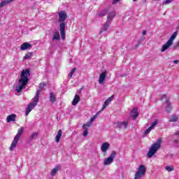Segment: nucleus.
I'll use <instances>...</instances> for the list:
<instances>
[{
	"mask_svg": "<svg viewBox=\"0 0 179 179\" xmlns=\"http://www.w3.org/2000/svg\"><path fill=\"white\" fill-rule=\"evenodd\" d=\"M50 103H55L57 101V95L54 92H50Z\"/></svg>",
	"mask_w": 179,
	"mask_h": 179,
	"instance_id": "19",
	"label": "nucleus"
},
{
	"mask_svg": "<svg viewBox=\"0 0 179 179\" xmlns=\"http://www.w3.org/2000/svg\"><path fill=\"white\" fill-rule=\"evenodd\" d=\"M159 124V120H155L152 124L150 125V127L145 130V135H148V134L150 133V131H152V129H153V128H155V125H157Z\"/></svg>",
	"mask_w": 179,
	"mask_h": 179,
	"instance_id": "14",
	"label": "nucleus"
},
{
	"mask_svg": "<svg viewBox=\"0 0 179 179\" xmlns=\"http://www.w3.org/2000/svg\"><path fill=\"white\" fill-rule=\"evenodd\" d=\"M157 1H161V0H157Z\"/></svg>",
	"mask_w": 179,
	"mask_h": 179,
	"instance_id": "43",
	"label": "nucleus"
},
{
	"mask_svg": "<svg viewBox=\"0 0 179 179\" xmlns=\"http://www.w3.org/2000/svg\"><path fill=\"white\" fill-rule=\"evenodd\" d=\"M117 15V13H115V10H112L110 12L108 13V17H107V20L108 22H112L113 20L115 17V16Z\"/></svg>",
	"mask_w": 179,
	"mask_h": 179,
	"instance_id": "13",
	"label": "nucleus"
},
{
	"mask_svg": "<svg viewBox=\"0 0 179 179\" xmlns=\"http://www.w3.org/2000/svg\"><path fill=\"white\" fill-rule=\"evenodd\" d=\"M133 2H136V0H133Z\"/></svg>",
	"mask_w": 179,
	"mask_h": 179,
	"instance_id": "41",
	"label": "nucleus"
},
{
	"mask_svg": "<svg viewBox=\"0 0 179 179\" xmlns=\"http://www.w3.org/2000/svg\"><path fill=\"white\" fill-rule=\"evenodd\" d=\"M146 173V166L145 165H140L134 175V179H142Z\"/></svg>",
	"mask_w": 179,
	"mask_h": 179,
	"instance_id": "6",
	"label": "nucleus"
},
{
	"mask_svg": "<svg viewBox=\"0 0 179 179\" xmlns=\"http://www.w3.org/2000/svg\"><path fill=\"white\" fill-rule=\"evenodd\" d=\"M13 1L15 0H6V1H3L0 3V9L3 8V6H6V5H9V3H10V2H13Z\"/></svg>",
	"mask_w": 179,
	"mask_h": 179,
	"instance_id": "21",
	"label": "nucleus"
},
{
	"mask_svg": "<svg viewBox=\"0 0 179 179\" xmlns=\"http://www.w3.org/2000/svg\"><path fill=\"white\" fill-rule=\"evenodd\" d=\"M7 122H15L16 121V115L15 114H11L8 116H7Z\"/></svg>",
	"mask_w": 179,
	"mask_h": 179,
	"instance_id": "17",
	"label": "nucleus"
},
{
	"mask_svg": "<svg viewBox=\"0 0 179 179\" xmlns=\"http://www.w3.org/2000/svg\"><path fill=\"white\" fill-rule=\"evenodd\" d=\"M179 61L178 60H174L173 64H178Z\"/></svg>",
	"mask_w": 179,
	"mask_h": 179,
	"instance_id": "38",
	"label": "nucleus"
},
{
	"mask_svg": "<svg viewBox=\"0 0 179 179\" xmlns=\"http://www.w3.org/2000/svg\"><path fill=\"white\" fill-rule=\"evenodd\" d=\"M79 101H80V96L76 94L72 101L73 106H76Z\"/></svg>",
	"mask_w": 179,
	"mask_h": 179,
	"instance_id": "23",
	"label": "nucleus"
},
{
	"mask_svg": "<svg viewBox=\"0 0 179 179\" xmlns=\"http://www.w3.org/2000/svg\"><path fill=\"white\" fill-rule=\"evenodd\" d=\"M59 170H61V165H57L56 167H55L50 173L52 177H54V176H55V174H57Z\"/></svg>",
	"mask_w": 179,
	"mask_h": 179,
	"instance_id": "18",
	"label": "nucleus"
},
{
	"mask_svg": "<svg viewBox=\"0 0 179 179\" xmlns=\"http://www.w3.org/2000/svg\"><path fill=\"white\" fill-rule=\"evenodd\" d=\"M162 100H166L165 101V103L166 104V113H171V110H173V107L171 106V103H170V99L167 98V95H162Z\"/></svg>",
	"mask_w": 179,
	"mask_h": 179,
	"instance_id": "9",
	"label": "nucleus"
},
{
	"mask_svg": "<svg viewBox=\"0 0 179 179\" xmlns=\"http://www.w3.org/2000/svg\"><path fill=\"white\" fill-rule=\"evenodd\" d=\"M138 115H139V113L138 112V109L136 108H133L131 110V116L134 120L138 118Z\"/></svg>",
	"mask_w": 179,
	"mask_h": 179,
	"instance_id": "20",
	"label": "nucleus"
},
{
	"mask_svg": "<svg viewBox=\"0 0 179 179\" xmlns=\"http://www.w3.org/2000/svg\"><path fill=\"white\" fill-rule=\"evenodd\" d=\"M162 146V140L159 139L156 143L152 145L151 148H150L148 152V157L149 159L153 157L155 155H156V152L160 149Z\"/></svg>",
	"mask_w": 179,
	"mask_h": 179,
	"instance_id": "3",
	"label": "nucleus"
},
{
	"mask_svg": "<svg viewBox=\"0 0 179 179\" xmlns=\"http://www.w3.org/2000/svg\"><path fill=\"white\" fill-rule=\"evenodd\" d=\"M31 57H33V53L32 52H29L27 55H25L23 59L24 60L30 59V58H31Z\"/></svg>",
	"mask_w": 179,
	"mask_h": 179,
	"instance_id": "29",
	"label": "nucleus"
},
{
	"mask_svg": "<svg viewBox=\"0 0 179 179\" xmlns=\"http://www.w3.org/2000/svg\"><path fill=\"white\" fill-rule=\"evenodd\" d=\"M128 124H129V121L125 120L122 122L116 123V128L119 129H127L128 128Z\"/></svg>",
	"mask_w": 179,
	"mask_h": 179,
	"instance_id": "10",
	"label": "nucleus"
},
{
	"mask_svg": "<svg viewBox=\"0 0 179 179\" xmlns=\"http://www.w3.org/2000/svg\"><path fill=\"white\" fill-rule=\"evenodd\" d=\"M37 136H38V132L36 131L32 134L29 138L32 141V139H34V138H37Z\"/></svg>",
	"mask_w": 179,
	"mask_h": 179,
	"instance_id": "34",
	"label": "nucleus"
},
{
	"mask_svg": "<svg viewBox=\"0 0 179 179\" xmlns=\"http://www.w3.org/2000/svg\"><path fill=\"white\" fill-rule=\"evenodd\" d=\"M178 48V47H177V45H176L175 46L173 47V50H177Z\"/></svg>",
	"mask_w": 179,
	"mask_h": 179,
	"instance_id": "37",
	"label": "nucleus"
},
{
	"mask_svg": "<svg viewBox=\"0 0 179 179\" xmlns=\"http://www.w3.org/2000/svg\"><path fill=\"white\" fill-rule=\"evenodd\" d=\"M178 34V31H176L173 32V34L170 36L169 39L166 42L165 44L163 45L161 52H164V51H166V50H169L171 45H173L174 43V40H176V38L177 37Z\"/></svg>",
	"mask_w": 179,
	"mask_h": 179,
	"instance_id": "4",
	"label": "nucleus"
},
{
	"mask_svg": "<svg viewBox=\"0 0 179 179\" xmlns=\"http://www.w3.org/2000/svg\"><path fill=\"white\" fill-rule=\"evenodd\" d=\"M38 100H39V99L36 96L34 97V101L28 105V106L25 110L26 117H27V115H29V114H30V112L31 111V110H33V108H34V107H36V106H37V103H38Z\"/></svg>",
	"mask_w": 179,
	"mask_h": 179,
	"instance_id": "7",
	"label": "nucleus"
},
{
	"mask_svg": "<svg viewBox=\"0 0 179 179\" xmlns=\"http://www.w3.org/2000/svg\"><path fill=\"white\" fill-rule=\"evenodd\" d=\"M101 33H103V31H101Z\"/></svg>",
	"mask_w": 179,
	"mask_h": 179,
	"instance_id": "42",
	"label": "nucleus"
},
{
	"mask_svg": "<svg viewBox=\"0 0 179 179\" xmlns=\"http://www.w3.org/2000/svg\"><path fill=\"white\" fill-rule=\"evenodd\" d=\"M29 48H31V44H30L29 43H27V42L24 43L20 46V50L22 51H24L26 50H29Z\"/></svg>",
	"mask_w": 179,
	"mask_h": 179,
	"instance_id": "16",
	"label": "nucleus"
},
{
	"mask_svg": "<svg viewBox=\"0 0 179 179\" xmlns=\"http://www.w3.org/2000/svg\"><path fill=\"white\" fill-rule=\"evenodd\" d=\"M45 86H47V83H41L39 85V89L37 90L36 94L35 97L38 96V99H40V96H39L40 94L41 93V92H43V90H44V87H45Z\"/></svg>",
	"mask_w": 179,
	"mask_h": 179,
	"instance_id": "11",
	"label": "nucleus"
},
{
	"mask_svg": "<svg viewBox=\"0 0 179 179\" xmlns=\"http://www.w3.org/2000/svg\"><path fill=\"white\" fill-rule=\"evenodd\" d=\"M165 170H166V171H169V173H170V171H173L174 166H165Z\"/></svg>",
	"mask_w": 179,
	"mask_h": 179,
	"instance_id": "31",
	"label": "nucleus"
},
{
	"mask_svg": "<svg viewBox=\"0 0 179 179\" xmlns=\"http://www.w3.org/2000/svg\"><path fill=\"white\" fill-rule=\"evenodd\" d=\"M173 142H174V143H178L179 141L178 140H175Z\"/></svg>",
	"mask_w": 179,
	"mask_h": 179,
	"instance_id": "40",
	"label": "nucleus"
},
{
	"mask_svg": "<svg viewBox=\"0 0 179 179\" xmlns=\"http://www.w3.org/2000/svg\"><path fill=\"white\" fill-rule=\"evenodd\" d=\"M59 15V20L58 22L59 24L60 27V34L62 36V40H65V20H66V17H68V15L66 14V12L65 10H61L58 13Z\"/></svg>",
	"mask_w": 179,
	"mask_h": 179,
	"instance_id": "2",
	"label": "nucleus"
},
{
	"mask_svg": "<svg viewBox=\"0 0 179 179\" xmlns=\"http://www.w3.org/2000/svg\"><path fill=\"white\" fill-rule=\"evenodd\" d=\"M100 113H101V110L99 111L96 115H94L91 119H90V122L93 123V121H94L96 120V118H97V115H99V114H100Z\"/></svg>",
	"mask_w": 179,
	"mask_h": 179,
	"instance_id": "32",
	"label": "nucleus"
},
{
	"mask_svg": "<svg viewBox=\"0 0 179 179\" xmlns=\"http://www.w3.org/2000/svg\"><path fill=\"white\" fill-rule=\"evenodd\" d=\"M113 99H114V96H111L110 97H109L108 99L105 101L101 111H103V110H105L106 107H107V106H108V104H110L113 101Z\"/></svg>",
	"mask_w": 179,
	"mask_h": 179,
	"instance_id": "15",
	"label": "nucleus"
},
{
	"mask_svg": "<svg viewBox=\"0 0 179 179\" xmlns=\"http://www.w3.org/2000/svg\"><path fill=\"white\" fill-rule=\"evenodd\" d=\"M110 24H111L110 21L106 20L103 25V31H107L108 30V27H110Z\"/></svg>",
	"mask_w": 179,
	"mask_h": 179,
	"instance_id": "26",
	"label": "nucleus"
},
{
	"mask_svg": "<svg viewBox=\"0 0 179 179\" xmlns=\"http://www.w3.org/2000/svg\"><path fill=\"white\" fill-rule=\"evenodd\" d=\"M61 37L59 36V31H55L53 34V40H60Z\"/></svg>",
	"mask_w": 179,
	"mask_h": 179,
	"instance_id": "28",
	"label": "nucleus"
},
{
	"mask_svg": "<svg viewBox=\"0 0 179 179\" xmlns=\"http://www.w3.org/2000/svg\"><path fill=\"white\" fill-rule=\"evenodd\" d=\"M178 121V115H172L169 119V122H177Z\"/></svg>",
	"mask_w": 179,
	"mask_h": 179,
	"instance_id": "24",
	"label": "nucleus"
},
{
	"mask_svg": "<svg viewBox=\"0 0 179 179\" xmlns=\"http://www.w3.org/2000/svg\"><path fill=\"white\" fill-rule=\"evenodd\" d=\"M24 131V129L23 127H21L18 129L17 133L14 137V139L10 146L9 150H10V152L14 150L16 146L17 145V142H19V139H20V136L23 134Z\"/></svg>",
	"mask_w": 179,
	"mask_h": 179,
	"instance_id": "5",
	"label": "nucleus"
},
{
	"mask_svg": "<svg viewBox=\"0 0 179 179\" xmlns=\"http://www.w3.org/2000/svg\"><path fill=\"white\" fill-rule=\"evenodd\" d=\"M106 75H107V72H103L100 76H99V82L100 84L103 83L104 80H106Z\"/></svg>",
	"mask_w": 179,
	"mask_h": 179,
	"instance_id": "22",
	"label": "nucleus"
},
{
	"mask_svg": "<svg viewBox=\"0 0 179 179\" xmlns=\"http://www.w3.org/2000/svg\"><path fill=\"white\" fill-rule=\"evenodd\" d=\"M75 72H76V68L74 67L71 72L69 74V78L71 79V78H72V76H73V73H75Z\"/></svg>",
	"mask_w": 179,
	"mask_h": 179,
	"instance_id": "30",
	"label": "nucleus"
},
{
	"mask_svg": "<svg viewBox=\"0 0 179 179\" xmlns=\"http://www.w3.org/2000/svg\"><path fill=\"white\" fill-rule=\"evenodd\" d=\"M173 1L174 0H164L162 1V5L164 6V5H169V3H171V2H173Z\"/></svg>",
	"mask_w": 179,
	"mask_h": 179,
	"instance_id": "35",
	"label": "nucleus"
},
{
	"mask_svg": "<svg viewBox=\"0 0 179 179\" xmlns=\"http://www.w3.org/2000/svg\"><path fill=\"white\" fill-rule=\"evenodd\" d=\"M107 13H108L107 10H103L101 13L96 14V16H98L99 17H103V16H106Z\"/></svg>",
	"mask_w": 179,
	"mask_h": 179,
	"instance_id": "27",
	"label": "nucleus"
},
{
	"mask_svg": "<svg viewBox=\"0 0 179 179\" xmlns=\"http://www.w3.org/2000/svg\"><path fill=\"white\" fill-rule=\"evenodd\" d=\"M92 122H90V120L88 123L85 124L83 125V129H87V128H90V125H92Z\"/></svg>",
	"mask_w": 179,
	"mask_h": 179,
	"instance_id": "33",
	"label": "nucleus"
},
{
	"mask_svg": "<svg viewBox=\"0 0 179 179\" xmlns=\"http://www.w3.org/2000/svg\"><path fill=\"white\" fill-rule=\"evenodd\" d=\"M109 148H110V143H108V142L103 143L102 144L101 147V150L104 153L103 156H106V153L107 152Z\"/></svg>",
	"mask_w": 179,
	"mask_h": 179,
	"instance_id": "12",
	"label": "nucleus"
},
{
	"mask_svg": "<svg viewBox=\"0 0 179 179\" xmlns=\"http://www.w3.org/2000/svg\"><path fill=\"white\" fill-rule=\"evenodd\" d=\"M29 76L30 69H27L26 70H23L21 72V78L18 81L19 85H17L15 89V91L17 92V93H20V92H22V90L26 87V85H27V83H29Z\"/></svg>",
	"mask_w": 179,
	"mask_h": 179,
	"instance_id": "1",
	"label": "nucleus"
},
{
	"mask_svg": "<svg viewBox=\"0 0 179 179\" xmlns=\"http://www.w3.org/2000/svg\"><path fill=\"white\" fill-rule=\"evenodd\" d=\"M88 134H89V130L87 129H84L83 136H87Z\"/></svg>",
	"mask_w": 179,
	"mask_h": 179,
	"instance_id": "36",
	"label": "nucleus"
},
{
	"mask_svg": "<svg viewBox=\"0 0 179 179\" xmlns=\"http://www.w3.org/2000/svg\"><path fill=\"white\" fill-rule=\"evenodd\" d=\"M61 136H62V130L59 129L58 131L57 135L56 136L55 141L58 143L59 140L61 139Z\"/></svg>",
	"mask_w": 179,
	"mask_h": 179,
	"instance_id": "25",
	"label": "nucleus"
},
{
	"mask_svg": "<svg viewBox=\"0 0 179 179\" xmlns=\"http://www.w3.org/2000/svg\"><path fill=\"white\" fill-rule=\"evenodd\" d=\"M115 156H117V152L113 151L111 155L104 159L103 161V166H110L113 162H114V159H115Z\"/></svg>",
	"mask_w": 179,
	"mask_h": 179,
	"instance_id": "8",
	"label": "nucleus"
},
{
	"mask_svg": "<svg viewBox=\"0 0 179 179\" xmlns=\"http://www.w3.org/2000/svg\"><path fill=\"white\" fill-rule=\"evenodd\" d=\"M146 33H147L146 31H143V36H146Z\"/></svg>",
	"mask_w": 179,
	"mask_h": 179,
	"instance_id": "39",
	"label": "nucleus"
}]
</instances>
